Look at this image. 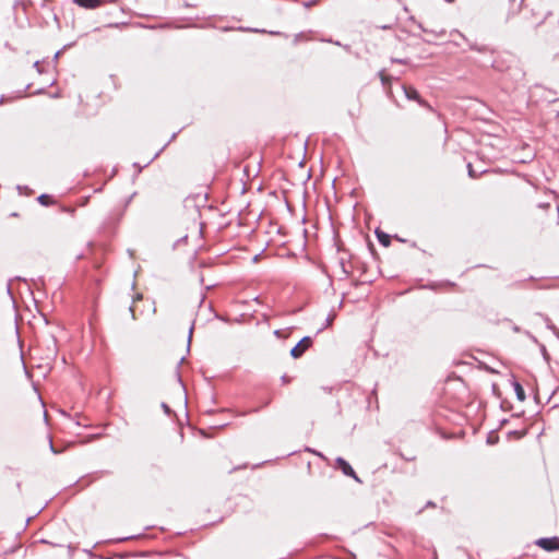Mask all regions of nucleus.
<instances>
[{"mask_svg":"<svg viewBox=\"0 0 559 559\" xmlns=\"http://www.w3.org/2000/svg\"><path fill=\"white\" fill-rule=\"evenodd\" d=\"M404 95L409 100L417 102L421 107L428 108L429 110H432V107L420 96L419 92L413 87L407 85H402Z\"/></svg>","mask_w":559,"mask_h":559,"instance_id":"1","label":"nucleus"},{"mask_svg":"<svg viewBox=\"0 0 559 559\" xmlns=\"http://www.w3.org/2000/svg\"><path fill=\"white\" fill-rule=\"evenodd\" d=\"M312 345L311 336H304L292 349L290 356L295 359L300 358L304 353Z\"/></svg>","mask_w":559,"mask_h":559,"instance_id":"2","label":"nucleus"},{"mask_svg":"<svg viewBox=\"0 0 559 559\" xmlns=\"http://www.w3.org/2000/svg\"><path fill=\"white\" fill-rule=\"evenodd\" d=\"M535 545L544 549L545 551H557L559 550V537H542L535 542Z\"/></svg>","mask_w":559,"mask_h":559,"instance_id":"3","label":"nucleus"},{"mask_svg":"<svg viewBox=\"0 0 559 559\" xmlns=\"http://www.w3.org/2000/svg\"><path fill=\"white\" fill-rule=\"evenodd\" d=\"M335 464L336 467L340 468L345 476L353 478L359 484L361 483V479L358 477L352 465L345 459L338 456L335 460Z\"/></svg>","mask_w":559,"mask_h":559,"instance_id":"4","label":"nucleus"},{"mask_svg":"<svg viewBox=\"0 0 559 559\" xmlns=\"http://www.w3.org/2000/svg\"><path fill=\"white\" fill-rule=\"evenodd\" d=\"M455 33L459 36H461L464 41L467 43V45H468L471 50H474V51H477V52H480V53H487V52H489L490 55L495 53V49L490 48L489 46H487V45H478L477 43L471 41L465 35H463L459 31H455Z\"/></svg>","mask_w":559,"mask_h":559,"instance_id":"5","label":"nucleus"},{"mask_svg":"<svg viewBox=\"0 0 559 559\" xmlns=\"http://www.w3.org/2000/svg\"><path fill=\"white\" fill-rule=\"evenodd\" d=\"M75 4L87 10H94L100 7L105 0H73Z\"/></svg>","mask_w":559,"mask_h":559,"instance_id":"6","label":"nucleus"},{"mask_svg":"<svg viewBox=\"0 0 559 559\" xmlns=\"http://www.w3.org/2000/svg\"><path fill=\"white\" fill-rule=\"evenodd\" d=\"M374 234L380 245H382L383 247H389L391 245V236L389 234L381 230L380 228H377L374 230Z\"/></svg>","mask_w":559,"mask_h":559,"instance_id":"7","label":"nucleus"},{"mask_svg":"<svg viewBox=\"0 0 559 559\" xmlns=\"http://www.w3.org/2000/svg\"><path fill=\"white\" fill-rule=\"evenodd\" d=\"M47 357H56L58 349H57V340L53 335H50L47 340Z\"/></svg>","mask_w":559,"mask_h":559,"instance_id":"8","label":"nucleus"},{"mask_svg":"<svg viewBox=\"0 0 559 559\" xmlns=\"http://www.w3.org/2000/svg\"><path fill=\"white\" fill-rule=\"evenodd\" d=\"M512 386H513V389H514V392H515L516 399H518L520 402L525 401L526 395H525V391H524V389H523L522 384H521L518 380L513 379V381H512Z\"/></svg>","mask_w":559,"mask_h":559,"instance_id":"9","label":"nucleus"},{"mask_svg":"<svg viewBox=\"0 0 559 559\" xmlns=\"http://www.w3.org/2000/svg\"><path fill=\"white\" fill-rule=\"evenodd\" d=\"M37 201L39 202V204L44 205V206H49L53 203V199L50 194H47V193H43L40 194L38 198H37Z\"/></svg>","mask_w":559,"mask_h":559,"instance_id":"10","label":"nucleus"},{"mask_svg":"<svg viewBox=\"0 0 559 559\" xmlns=\"http://www.w3.org/2000/svg\"><path fill=\"white\" fill-rule=\"evenodd\" d=\"M514 73H510L516 82H521L524 79L525 73L520 68L509 69Z\"/></svg>","mask_w":559,"mask_h":559,"instance_id":"11","label":"nucleus"},{"mask_svg":"<svg viewBox=\"0 0 559 559\" xmlns=\"http://www.w3.org/2000/svg\"><path fill=\"white\" fill-rule=\"evenodd\" d=\"M487 444L495 445L499 442V436L496 433V431H490L486 439Z\"/></svg>","mask_w":559,"mask_h":559,"instance_id":"12","label":"nucleus"},{"mask_svg":"<svg viewBox=\"0 0 559 559\" xmlns=\"http://www.w3.org/2000/svg\"><path fill=\"white\" fill-rule=\"evenodd\" d=\"M74 44H75V43L67 44V45H64V46H63V48H62V49L58 50V51L55 53V56H53V62H57V61H58V59L60 58L61 53H62L66 49H68V48H70V47L74 46Z\"/></svg>","mask_w":559,"mask_h":559,"instance_id":"13","label":"nucleus"},{"mask_svg":"<svg viewBox=\"0 0 559 559\" xmlns=\"http://www.w3.org/2000/svg\"><path fill=\"white\" fill-rule=\"evenodd\" d=\"M379 76L383 86L390 84L391 78L386 75L383 70L379 72Z\"/></svg>","mask_w":559,"mask_h":559,"instance_id":"14","label":"nucleus"},{"mask_svg":"<svg viewBox=\"0 0 559 559\" xmlns=\"http://www.w3.org/2000/svg\"><path fill=\"white\" fill-rule=\"evenodd\" d=\"M467 170H468V176H469L471 178L475 179V178H478V177H479V174H477V173L474 170V168H473V166H472V164H471V163H468V164H467ZM484 173H486V170H483V171L480 173V175H481V174H484Z\"/></svg>","mask_w":559,"mask_h":559,"instance_id":"15","label":"nucleus"},{"mask_svg":"<svg viewBox=\"0 0 559 559\" xmlns=\"http://www.w3.org/2000/svg\"><path fill=\"white\" fill-rule=\"evenodd\" d=\"M16 189H17V191H19L21 194H22V193H25L26 195H29V194L33 192V191H32V189H31L29 187H27V186H21V185H19V186L16 187Z\"/></svg>","mask_w":559,"mask_h":559,"instance_id":"16","label":"nucleus"},{"mask_svg":"<svg viewBox=\"0 0 559 559\" xmlns=\"http://www.w3.org/2000/svg\"><path fill=\"white\" fill-rule=\"evenodd\" d=\"M419 28L425 32V33H430V34H433L436 37H439V36H443L445 34V32L442 29L440 31L439 33L437 32H433V31H428L427 28H425L421 24L418 25Z\"/></svg>","mask_w":559,"mask_h":559,"instance_id":"17","label":"nucleus"},{"mask_svg":"<svg viewBox=\"0 0 559 559\" xmlns=\"http://www.w3.org/2000/svg\"><path fill=\"white\" fill-rule=\"evenodd\" d=\"M544 319H545V321H546V323H547V328H548L549 330H551L556 335H558V336H559V331H558V329H557V328L551 323V321L549 320V318H548V317H545Z\"/></svg>","mask_w":559,"mask_h":559,"instance_id":"18","label":"nucleus"},{"mask_svg":"<svg viewBox=\"0 0 559 559\" xmlns=\"http://www.w3.org/2000/svg\"><path fill=\"white\" fill-rule=\"evenodd\" d=\"M334 317H335L334 314H330V316L326 318V320H325V324H324L321 329H319V330H318V333H320L321 331H323V329H325V328L330 326V325H331V323H332V321L334 320Z\"/></svg>","mask_w":559,"mask_h":559,"instance_id":"19","label":"nucleus"},{"mask_svg":"<svg viewBox=\"0 0 559 559\" xmlns=\"http://www.w3.org/2000/svg\"><path fill=\"white\" fill-rule=\"evenodd\" d=\"M540 353H542V355H543L544 359H545L546 361H549L550 356H549V354H548V352H547V348H546V346H545L544 344H540Z\"/></svg>","mask_w":559,"mask_h":559,"instance_id":"20","label":"nucleus"},{"mask_svg":"<svg viewBox=\"0 0 559 559\" xmlns=\"http://www.w3.org/2000/svg\"><path fill=\"white\" fill-rule=\"evenodd\" d=\"M193 330H194V323L191 324V326L189 329V333H188V345H187V349L188 350L190 349V344H191V340H192Z\"/></svg>","mask_w":559,"mask_h":559,"instance_id":"21","label":"nucleus"},{"mask_svg":"<svg viewBox=\"0 0 559 559\" xmlns=\"http://www.w3.org/2000/svg\"><path fill=\"white\" fill-rule=\"evenodd\" d=\"M160 407H162V409L164 411V413H165L166 415H168V416L173 413V411H171V408L169 407V405H168L167 403H165V402H163V403L160 404Z\"/></svg>","mask_w":559,"mask_h":559,"instance_id":"22","label":"nucleus"},{"mask_svg":"<svg viewBox=\"0 0 559 559\" xmlns=\"http://www.w3.org/2000/svg\"><path fill=\"white\" fill-rule=\"evenodd\" d=\"M508 435L514 436L515 438L521 439L525 435V432L520 431V430H512V431H509Z\"/></svg>","mask_w":559,"mask_h":559,"instance_id":"23","label":"nucleus"},{"mask_svg":"<svg viewBox=\"0 0 559 559\" xmlns=\"http://www.w3.org/2000/svg\"><path fill=\"white\" fill-rule=\"evenodd\" d=\"M391 61L394 63H400V64H408L409 63L408 59H401V58H392Z\"/></svg>","mask_w":559,"mask_h":559,"instance_id":"24","label":"nucleus"},{"mask_svg":"<svg viewBox=\"0 0 559 559\" xmlns=\"http://www.w3.org/2000/svg\"><path fill=\"white\" fill-rule=\"evenodd\" d=\"M488 63L496 70H501L500 66L498 64L497 60L493 58H490L488 60Z\"/></svg>","mask_w":559,"mask_h":559,"instance_id":"25","label":"nucleus"},{"mask_svg":"<svg viewBox=\"0 0 559 559\" xmlns=\"http://www.w3.org/2000/svg\"><path fill=\"white\" fill-rule=\"evenodd\" d=\"M49 448H50V451H51L52 453H55V454H59V453H61V450H59V449H57V448L55 447V444H53V442H52V440H51V439H49Z\"/></svg>","mask_w":559,"mask_h":559,"instance_id":"26","label":"nucleus"},{"mask_svg":"<svg viewBox=\"0 0 559 559\" xmlns=\"http://www.w3.org/2000/svg\"><path fill=\"white\" fill-rule=\"evenodd\" d=\"M17 7H22L25 10L27 7L25 0H16L14 2V8H17Z\"/></svg>","mask_w":559,"mask_h":559,"instance_id":"27","label":"nucleus"},{"mask_svg":"<svg viewBox=\"0 0 559 559\" xmlns=\"http://www.w3.org/2000/svg\"><path fill=\"white\" fill-rule=\"evenodd\" d=\"M281 380H282L283 384H287V383H289L292 381V378L289 376H287V374H283Z\"/></svg>","mask_w":559,"mask_h":559,"instance_id":"28","label":"nucleus"},{"mask_svg":"<svg viewBox=\"0 0 559 559\" xmlns=\"http://www.w3.org/2000/svg\"><path fill=\"white\" fill-rule=\"evenodd\" d=\"M259 411H260V408H259V407H255V408H252V409H250V411H248V412L240 413V414H238V415H239V416H245V415L250 414V413H258Z\"/></svg>","mask_w":559,"mask_h":559,"instance_id":"29","label":"nucleus"},{"mask_svg":"<svg viewBox=\"0 0 559 559\" xmlns=\"http://www.w3.org/2000/svg\"><path fill=\"white\" fill-rule=\"evenodd\" d=\"M306 451L311 452V453H314L316 455H318V456H320V457H322V459L324 457V456H323V454H322L321 452H318V451H316V450H313V449H311V448H306Z\"/></svg>","mask_w":559,"mask_h":559,"instance_id":"30","label":"nucleus"},{"mask_svg":"<svg viewBox=\"0 0 559 559\" xmlns=\"http://www.w3.org/2000/svg\"><path fill=\"white\" fill-rule=\"evenodd\" d=\"M33 67L37 70L38 73L43 72V70L40 68V62L39 61H35Z\"/></svg>","mask_w":559,"mask_h":559,"instance_id":"31","label":"nucleus"},{"mask_svg":"<svg viewBox=\"0 0 559 559\" xmlns=\"http://www.w3.org/2000/svg\"><path fill=\"white\" fill-rule=\"evenodd\" d=\"M341 266H342V273H343L345 276H348L349 272L345 269V265H344V262H343V261L341 262Z\"/></svg>","mask_w":559,"mask_h":559,"instance_id":"32","label":"nucleus"},{"mask_svg":"<svg viewBox=\"0 0 559 559\" xmlns=\"http://www.w3.org/2000/svg\"><path fill=\"white\" fill-rule=\"evenodd\" d=\"M138 536L133 535V536H127V537H122V538H119L118 542H124V540H129V539H134L136 538Z\"/></svg>","mask_w":559,"mask_h":559,"instance_id":"33","label":"nucleus"},{"mask_svg":"<svg viewBox=\"0 0 559 559\" xmlns=\"http://www.w3.org/2000/svg\"><path fill=\"white\" fill-rule=\"evenodd\" d=\"M247 31H251V32H254V33H266L265 29H259V28H246Z\"/></svg>","mask_w":559,"mask_h":559,"instance_id":"34","label":"nucleus"},{"mask_svg":"<svg viewBox=\"0 0 559 559\" xmlns=\"http://www.w3.org/2000/svg\"><path fill=\"white\" fill-rule=\"evenodd\" d=\"M314 3H316V0H310V1H308V2H305V7H306V8H310V7H312Z\"/></svg>","mask_w":559,"mask_h":559,"instance_id":"35","label":"nucleus"},{"mask_svg":"<svg viewBox=\"0 0 559 559\" xmlns=\"http://www.w3.org/2000/svg\"><path fill=\"white\" fill-rule=\"evenodd\" d=\"M129 311L131 312L132 319H133V320H135V319H136V317H135V313H134V308H133V306H130V307H129Z\"/></svg>","mask_w":559,"mask_h":559,"instance_id":"36","label":"nucleus"},{"mask_svg":"<svg viewBox=\"0 0 559 559\" xmlns=\"http://www.w3.org/2000/svg\"><path fill=\"white\" fill-rule=\"evenodd\" d=\"M492 393L497 394L499 393V388L496 383L492 384Z\"/></svg>","mask_w":559,"mask_h":559,"instance_id":"37","label":"nucleus"},{"mask_svg":"<svg viewBox=\"0 0 559 559\" xmlns=\"http://www.w3.org/2000/svg\"><path fill=\"white\" fill-rule=\"evenodd\" d=\"M142 294H136L134 297H133V302L138 301V300H141L142 299Z\"/></svg>","mask_w":559,"mask_h":559,"instance_id":"38","label":"nucleus"},{"mask_svg":"<svg viewBox=\"0 0 559 559\" xmlns=\"http://www.w3.org/2000/svg\"><path fill=\"white\" fill-rule=\"evenodd\" d=\"M523 283H524V281L515 282V283L513 284V286L522 288V287H523Z\"/></svg>","mask_w":559,"mask_h":559,"instance_id":"39","label":"nucleus"},{"mask_svg":"<svg viewBox=\"0 0 559 559\" xmlns=\"http://www.w3.org/2000/svg\"><path fill=\"white\" fill-rule=\"evenodd\" d=\"M273 334L276 336V337H281L282 336V330H275L273 332Z\"/></svg>","mask_w":559,"mask_h":559,"instance_id":"40","label":"nucleus"},{"mask_svg":"<svg viewBox=\"0 0 559 559\" xmlns=\"http://www.w3.org/2000/svg\"><path fill=\"white\" fill-rule=\"evenodd\" d=\"M546 16H547V14H545V15L543 16V19H542L539 22H537V23L535 24V26H538L539 24L544 23V21H545Z\"/></svg>","mask_w":559,"mask_h":559,"instance_id":"41","label":"nucleus"},{"mask_svg":"<svg viewBox=\"0 0 559 559\" xmlns=\"http://www.w3.org/2000/svg\"><path fill=\"white\" fill-rule=\"evenodd\" d=\"M326 41H328V43H333V44H335L336 46H341V43H340V41H333L332 39H328Z\"/></svg>","mask_w":559,"mask_h":559,"instance_id":"42","label":"nucleus"},{"mask_svg":"<svg viewBox=\"0 0 559 559\" xmlns=\"http://www.w3.org/2000/svg\"><path fill=\"white\" fill-rule=\"evenodd\" d=\"M7 289H8V294L12 297V292H11V286H10V284L8 285Z\"/></svg>","mask_w":559,"mask_h":559,"instance_id":"43","label":"nucleus"},{"mask_svg":"<svg viewBox=\"0 0 559 559\" xmlns=\"http://www.w3.org/2000/svg\"><path fill=\"white\" fill-rule=\"evenodd\" d=\"M158 155H159V152L155 153V155L153 156V158L148 163H151L153 159H155Z\"/></svg>","mask_w":559,"mask_h":559,"instance_id":"44","label":"nucleus"},{"mask_svg":"<svg viewBox=\"0 0 559 559\" xmlns=\"http://www.w3.org/2000/svg\"><path fill=\"white\" fill-rule=\"evenodd\" d=\"M215 318L225 321V319L223 317L218 316V314H215Z\"/></svg>","mask_w":559,"mask_h":559,"instance_id":"45","label":"nucleus"},{"mask_svg":"<svg viewBox=\"0 0 559 559\" xmlns=\"http://www.w3.org/2000/svg\"><path fill=\"white\" fill-rule=\"evenodd\" d=\"M555 394H556V390L551 392V395L549 396L548 400L552 399L555 396Z\"/></svg>","mask_w":559,"mask_h":559,"instance_id":"46","label":"nucleus"},{"mask_svg":"<svg viewBox=\"0 0 559 559\" xmlns=\"http://www.w3.org/2000/svg\"><path fill=\"white\" fill-rule=\"evenodd\" d=\"M433 506H435V503H433V502H431V501H429V502L427 503V507H433Z\"/></svg>","mask_w":559,"mask_h":559,"instance_id":"47","label":"nucleus"},{"mask_svg":"<svg viewBox=\"0 0 559 559\" xmlns=\"http://www.w3.org/2000/svg\"><path fill=\"white\" fill-rule=\"evenodd\" d=\"M271 35H278V32H269Z\"/></svg>","mask_w":559,"mask_h":559,"instance_id":"48","label":"nucleus"},{"mask_svg":"<svg viewBox=\"0 0 559 559\" xmlns=\"http://www.w3.org/2000/svg\"><path fill=\"white\" fill-rule=\"evenodd\" d=\"M513 331L519 332V331H520V328H519V326H514V328H513Z\"/></svg>","mask_w":559,"mask_h":559,"instance_id":"49","label":"nucleus"},{"mask_svg":"<svg viewBox=\"0 0 559 559\" xmlns=\"http://www.w3.org/2000/svg\"><path fill=\"white\" fill-rule=\"evenodd\" d=\"M183 360H185V357L180 358L178 365H181L183 362Z\"/></svg>","mask_w":559,"mask_h":559,"instance_id":"50","label":"nucleus"},{"mask_svg":"<svg viewBox=\"0 0 559 559\" xmlns=\"http://www.w3.org/2000/svg\"><path fill=\"white\" fill-rule=\"evenodd\" d=\"M3 102H4V97H3V96H1V97H0V104H2Z\"/></svg>","mask_w":559,"mask_h":559,"instance_id":"51","label":"nucleus"},{"mask_svg":"<svg viewBox=\"0 0 559 559\" xmlns=\"http://www.w3.org/2000/svg\"><path fill=\"white\" fill-rule=\"evenodd\" d=\"M531 337H532V340H533L535 343H537V338H536L535 336H531Z\"/></svg>","mask_w":559,"mask_h":559,"instance_id":"52","label":"nucleus"},{"mask_svg":"<svg viewBox=\"0 0 559 559\" xmlns=\"http://www.w3.org/2000/svg\"><path fill=\"white\" fill-rule=\"evenodd\" d=\"M507 423H508V420H507V419H503V420L501 421V425H504V424H507Z\"/></svg>","mask_w":559,"mask_h":559,"instance_id":"53","label":"nucleus"},{"mask_svg":"<svg viewBox=\"0 0 559 559\" xmlns=\"http://www.w3.org/2000/svg\"><path fill=\"white\" fill-rule=\"evenodd\" d=\"M534 399H535L536 402H538V395L537 394H535Z\"/></svg>","mask_w":559,"mask_h":559,"instance_id":"54","label":"nucleus"},{"mask_svg":"<svg viewBox=\"0 0 559 559\" xmlns=\"http://www.w3.org/2000/svg\"><path fill=\"white\" fill-rule=\"evenodd\" d=\"M527 280L528 281H534L535 278L533 276H530Z\"/></svg>","mask_w":559,"mask_h":559,"instance_id":"55","label":"nucleus"},{"mask_svg":"<svg viewBox=\"0 0 559 559\" xmlns=\"http://www.w3.org/2000/svg\"><path fill=\"white\" fill-rule=\"evenodd\" d=\"M178 381L182 384V381H181V378L179 374H178Z\"/></svg>","mask_w":559,"mask_h":559,"instance_id":"56","label":"nucleus"},{"mask_svg":"<svg viewBox=\"0 0 559 559\" xmlns=\"http://www.w3.org/2000/svg\"><path fill=\"white\" fill-rule=\"evenodd\" d=\"M523 1H524V0H521V3H520V5H521V4L523 3Z\"/></svg>","mask_w":559,"mask_h":559,"instance_id":"57","label":"nucleus"}]
</instances>
